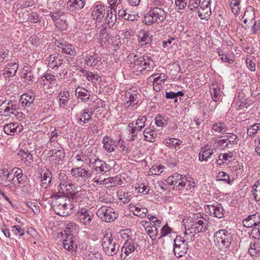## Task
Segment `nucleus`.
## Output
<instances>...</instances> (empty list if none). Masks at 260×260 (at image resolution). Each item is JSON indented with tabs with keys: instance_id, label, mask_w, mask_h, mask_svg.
Returning <instances> with one entry per match:
<instances>
[{
	"instance_id": "24",
	"label": "nucleus",
	"mask_w": 260,
	"mask_h": 260,
	"mask_svg": "<svg viewBox=\"0 0 260 260\" xmlns=\"http://www.w3.org/2000/svg\"><path fill=\"white\" fill-rule=\"evenodd\" d=\"M18 155L21 160L26 166H29L33 162L32 155L27 150L21 149L18 153Z\"/></svg>"
},
{
	"instance_id": "9",
	"label": "nucleus",
	"mask_w": 260,
	"mask_h": 260,
	"mask_svg": "<svg viewBox=\"0 0 260 260\" xmlns=\"http://www.w3.org/2000/svg\"><path fill=\"white\" fill-rule=\"evenodd\" d=\"M206 222L202 219H196L194 221H190L185 224L186 231L185 236L189 234H193L204 231L206 228Z\"/></svg>"
},
{
	"instance_id": "40",
	"label": "nucleus",
	"mask_w": 260,
	"mask_h": 260,
	"mask_svg": "<svg viewBox=\"0 0 260 260\" xmlns=\"http://www.w3.org/2000/svg\"><path fill=\"white\" fill-rule=\"evenodd\" d=\"M117 197L118 199L120 201H122L124 203H127L130 201L132 196L128 192H125L120 190L117 192Z\"/></svg>"
},
{
	"instance_id": "20",
	"label": "nucleus",
	"mask_w": 260,
	"mask_h": 260,
	"mask_svg": "<svg viewBox=\"0 0 260 260\" xmlns=\"http://www.w3.org/2000/svg\"><path fill=\"white\" fill-rule=\"evenodd\" d=\"M102 143L104 149L108 152H113L117 147L116 141L107 136L104 137Z\"/></svg>"
},
{
	"instance_id": "29",
	"label": "nucleus",
	"mask_w": 260,
	"mask_h": 260,
	"mask_svg": "<svg viewBox=\"0 0 260 260\" xmlns=\"http://www.w3.org/2000/svg\"><path fill=\"white\" fill-rule=\"evenodd\" d=\"M151 38L152 36L148 32L145 31H141L139 35V42L142 46L150 44L152 42Z\"/></svg>"
},
{
	"instance_id": "13",
	"label": "nucleus",
	"mask_w": 260,
	"mask_h": 260,
	"mask_svg": "<svg viewBox=\"0 0 260 260\" xmlns=\"http://www.w3.org/2000/svg\"><path fill=\"white\" fill-rule=\"evenodd\" d=\"M5 108L2 109V111H0L1 115H5L6 116H10L11 115L15 114L14 111H16L19 109H21L19 108V105L15 101L10 100L7 101L5 104Z\"/></svg>"
},
{
	"instance_id": "39",
	"label": "nucleus",
	"mask_w": 260,
	"mask_h": 260,
	"mask_svg": "<svg viewBox=\"0 0 260 260\" xmlns=\"http://www.w3.org/2000/svg\"><path fill=\"white\" fill-rule=\"evenodd\" d=\"M211 14V7L199 9L198 10V16L201 19L207 20Z\"/></svg>"
},
{
	"instance_id": "31",
	"label": "nucleus",
	"mask_w": 260,
	"mask_h": 260,
	"mask_svg": "<svg viewBox=\"0 0 260 260\" xmlns=\"http://www.w3.org/2000/svg\"><path fill=\"white\" fill-rule=\"evenodd\" d=\"M81 72L89 81L95 83L97 82H101L102 81V78L98 75L93 74L92 72L84 69L81 70Z\"/></svg>"
},
{
	"instance_id": "25",
	"label": "nucleus",
	"mask_w": 260,
	"mask_h": 260,
	"mask_svg": "<svg viewBox=\"0 0 260 260\" xmlns=\"http://www.w3.org/2000/svg\"><path fill=\"white\" fill-rule=\"evenodd\" d=\"M86 0H69L68 6L71 11L80 10L82 9L85 4Z\"/></svg>"
},
{
	"instance_id": "4",
	"label": "nucleus",
	"mask_w": 260,
	"mask_h": 260,
	"mask_svg": "<svg viewBox=\"0 0 260 260\" xmlns=\"http://www.w3.org/2000/svg\"><path fill=\"white\" fill-rule=\"evenodd\" d=\"M76 227V224L74 222H70L67 224V230L64 231L66 239L63 240V246L66 250L71 252H76L77 249V246L74 240V236L71 234V231L75 230Z\"/></svg>"
},
{
	"instance_id": "60",
	"label": "nucleus",
	"mask_w": 260,
	"mask_h": 260,
	"mask_svg": "<svg viewBox=\"0 0 260 260\" xmlns=\"http://www.w3.org/2000/svg\"><path fill=\"white\" fill-rule=\"evenodd\" d=\"M7 68L11 71H9V72L11 74H13L14 75L18 70V64L14 62V63H8L7 65Z\"/></svg>"
},
{
	"instance_id": "2",
	"label": "nucleus",
	"mask_w": 260,
	"mask_h": 260,
	"mask_svg": "<svg viewBox=\"0 0 260 260\" xmlns=\"http://www.w3.org/2000/svg\"><path fill=\"white\" fill-rule=\"evenodd\" d=\"M233 241L232 235L225 230H221L215 233L214 236V242L217 248L226 252Z\"/></svg>"
},
{
	"instance_id": "38",
	"label": "nucleus",
	"mask_w": 260,
	"mask_h": 260,
	"mask_svg": "<svg viewBox=\"0 0 260 260\" xmlns=\"http://www.w3.org/2000/svg\"><path fill=\"white\" fill-rule=\"evenodd\" d=\"M252 196L257 202H260V180L256 181L253 186Z\"/></svg>"
},
{
	"instance_id": "54",
	"label": "nucleus",
	"mask_w": 260,
	"mask_h": 260,
	"mask_svg": "<svg viewBox=\"0 0 260 260\" xmlns=\"http://www.w3.org/2000/svg\"><path fill=\"white\" fill-rule=\"evenodd\" d=\"M172 230L167 224H165L161 229L160 234H159L158 239H160L162 237L166 236L168 234L171 233Z\"/></svg>"
},
{
	"instance_id": "23",
	"label": "nucleus",
	"mask_w": 260,
	"mask_h": 260,
	"mask_svg": "<svg viewBox=\"0 0 260 260\" xmlns=\"http://www.w3.org/2000/svg\"><path fill=\"white\" fill-rule=\"evenodd\" d=\"M214 149L211 148L208 145H205L201 148V150L199 153V160L202 161H208V159L213 154Z\"/></svg>"
},
{
	"instance_id": "59",
	"label": "nucleus",
	"mask_w": 260,
	"mask_h": 260,
	"mask_svg": "<svg viewBox=\"0 0 260 260\" xmlns=\"http://www.w3.org/2000/svg\"><path fill=\"white\" fill-rule=\"evenodd\" d=\"M201 3V0H189L188 8L190 10H194L197 9Z\"/></svg>"
},
{
	"instance_id": "22",
	"label": "nucleus",
	"mask_w": 260,
	"mask_h": 260,
	"mask_svg": "<svg viewBox=\"0 0 260 260\" xmlns=\"http://www.w3.org/2000/svg\"><path fill=\"white\" fill-rule=\"evenodd\" d=\"M57 46L59 48V51L61 50V52L63 53L71 56H75L76 54V51L72 44L59 42Z\"/></svg>"
},
{
	"instance_id": "44",
	"label": "nucleus",
	"mask_w": 260,
	"mask_h": 260,
	"mask_svg": "<svg viewBox=\"0 0 260 260\" xmlns=\"http://www.w3.org/2000/svg\"><path fill=\"white\" fill-rule=\"evenodd\" d=\"M127 129L129 134H131V136L129 137L131 140H134L135 137L137 136L138 131H139L138 128L134 126V124L133 122H131L128 124L127 126Z\"/></svg>"
},
{
	"instance_id": "12",
	"label": "nucleus",
	"mask_w": 260,
	"mask_h": 260,
	"mask_svg": "<svg viewBox=\"0 0 260 260\" xmlns=\"http://www.w3.org/2000/svg\"><path fill=\"white\" fill-rule=\"evenodd\" d=\"M105 7L101 4H95L91 8V17L96 22H102L105 14Z\"/></svg>"
},
{
	"instance_id": "63",
	"label": "nucleus",
	"mask_w": 260,
	"mask_h": 260,
	"mask_svg": "<svg viewBox=\"0 0 260 260\" xmlns=\"http://www.w3.org/2000/svg\"><path fill=\"white\" fill-rule=\"evenodd\" d=\"M28 20L31 23H38L40 21L39 15L37 13H32L30 16H29Z\"/></svg>"
},
{
	"instance_id": "3",
	"label": "nucleus",
	"mask_w": 260,
	"mask_h": 260,
	"mask_svg": "<svg viewBox=\"0 0 260 260\" xmlns=\"http://www.w3.org/2000/svg\"><path fill=\"white\" fill-rule=\"evenodd\" d=\"M166 13L161 8L154 7L151 8L149 12L144 16L143 22L151 25L154 23H160L166 18Z\"/></svg>"
},
{
	"instance_id": "56",
	"label": "nucleus",
	"mask_w": 260,
	"mask_h": 260,
	"mask_svg": "<svg viewBox=\"0 0 260 260\" xmlns=\"http://www.w3.org/2000/svg\"><path fill=\"white\" fill-rule=\"evenodd\" d=\"M121 236L123 239L126 241V240L132 239L130 237L132 235V233L130 230L128 229L123 230L120 232Z\"/></svg>"
},
{
	"instance_id": "43",
	"label": "nucleus",
	"mask_w": 260,
	"mask_h": 260,
	"mask_svg": "<svg viewBox=\"0 0 260 260\" xmlns=\"http://www.w3.org/2000/svg\"><path fill=\"white\" fill-rule=\"evenodd\" d=\"M179 140L175 138H170L166 139L165 143L168 147H170L173 149H176L179 146L180 143Z\"/></svg>"
},
{
	"instance_id": "45",
	"label": "nucleus",
	"mask_w": 260,
	"mask_h": 260,
	"mask_svg": "<svg viewBox=\"0 0 260 260\" xmlns=\"http://www.w3.org/2000/svg\"><path fill=\"white\" fill-rule=\"evenodd\" d=\"M232 11L234 14L237 15L238 14L240 8V0H229Z\"/></svg>"
},
{
	"instance_id": "46",
	"label": "nucleus",
	"mask_w": 260,
	"mask_h": 260,
	"mask_svg": "<svg viewBox=\"0 0 260 260\" xmlns=\"http://www.w3.org/2000/svg\"><path fill=\"white\" fill-rule=\"evenodd\" d=\"M164 167L162 166H153L149 170V175H159L163 172Z\"/></svg>"
},
{
	"instance_id": "50",
	"label": "nucleus",
	"mask_w": 260,
	"mask_h": 260,
	"mask_svg": "<svg viewBox=\"0 0 260 260\" xmlns=\"http://www.w3.org/2000/svg\"><path fill=\"white\" fill-rule=\"evenodd\" d=\"M2 174L3 176L6 177V181H8L12 183L14 180V176L11 173L9 172L6 168L2 169Z\"/></svg>"
},
{
	"instance_id": "33",
	"label": "nucleus",
	"mask_w": 260,
	"mask_h": 260,
	"mask_svg": "<svg viewBox=\"0 0 260 260\" xmlns=\"http://www.w3.org/2000/svg\"><path fill=\"white\" fill-rule=\"evenodd\" d=\"M136 248L132 239L126 240L122 248V252H123L126 255L135 251Z\"/></svg>"
},
{
	"instance_id": "41",
	"label": "nucleus",
	"mask_w": 260,
	"mask_h": 260,
	"mask_svg": "<svg viewBox=\"0 0 260 260\" xmlns=\"http://www.w3.org/2000/svg\"><path fill=\"white\" fill-rule=\"evenodd\" d=\"M212 129L215 132L226 133V125L222 122H217L212 125Z\"/></svg>"
},
{
	"instance_id": "62",
	"label": "nucleus",
	"mask_w": 260,
	"mask_h": 260,
	"mask_svg": "<svg viewBox=\"0 0 260 260\" xmlns=\"http://www.w3.org/2000/svg\"><path fill=\"white\" fill-rule=\"evenodd\" d=\"M19 185H23L27 180V176L23 173L15 177Z\"/></svg>"
},
{
	"instance_id": "57",
	"label": "nucleus",
	"mask_w": 260,
	"mask_h": 260,
	"mask_svg": "<svg viewBox=\"0 0 260 260\" xmlns=\"http://www.w3.org/2000/svg\"><path fill=\"white\" fill-rule=\"evenodd\" d=\"M58 180L60 185L64 186L67 183L68 177L64 173H60L58 174Z\"/></svg>"
},
{
	"instance_id": "58",
	"label": "nucleus",
	"mask_w": 260,
	"mask_h": 260,
	"mask_svg": "<svg viewBox=\"0 0 260 260\" xmlns=\"http://www.w3.org/2000/svg\"><path fill=\"white\" fill-rule=\"evenodd\" d=\"M219 180L226 182L229 184L231 183V180L229 176L224 172H220L218 173V176Z\"/></svg>"
},
{
	"instance_id": "51",
	"label": "nucleus",
	"mask_w": 260,
	"mask_h": 260,
	"mask_svg": "<svg viewBox=\"0 0 260 260\" xmlns=\"http://www.w3.org/2000/svg\"><path fill=\"white\" fill-rule=\"evenodd\" d=\"M22 77L24 79V82L29 84L34 78V76L31 70H26V72L22 73Z\"/></svg>"
},
{
	"instance_id": "5",
	"label": "nucleus",
	"mask_w": 260,
	"mask_h": 260,
	"mask_svg": "<svg viewBox=\"0 0 260 260\" xmlns=\"http://www.w3.org/2000/svg\"><path fill=\"white\" fill-rule=\"evenodd\" d=\"M103 250L109 256L116 254L119 250V246H116L111 234L106 233L102 240Z\"/></svg>"
},
{
	"instance_id": "18",
	"label": "nucleus",
	"mask_w": 260,
	"mask_h": 260,
	"mask_svg": "<svg viewBox=\"0 0 260 260\" xmlns=\"http://www.w3.org/2000/svg\"><path fill=\"white\" fill-rule=\"evenodd\" d=\"M260 223V214L250 215L243 221V225L246 228H252Z\"/></svg>"
},
{
	"instance_id": "47",
	"label": "nucleus",
	"mask_w": 260,
	"mask_h": 260,
	"mask_svg": "<svg viewBox=\"0 0 260 260\" xmlns=\"http://www.w3.org/2000/svg\"><path fill=\"white\" fill-rule=\"evenodd\" d=\"M258 129H260V124L256 123L249 127L247 130V135L250 137L254 136Z\"/></svg>"
},
{
	"instance_id": "28",
	"label": "nucleus",
	"mask_w": 260,
	"mask_h": 260,
	"mask_svg": "<svg viewBox=\"0 0 260 260\" xmlns=\"http://www.w3.org/2000/svg\"><path fill=\"white\" fill-rule=\"evenodd\" d=\"M40 175L43 184L46 187L49 185L51 183L52 176L51 171L49 169H46L42 171Z\"/></svg>"
},
{
	"instance_id": "16",
	"label": "nucleus",
	"mask_w": 260,
	"mask_h": 260,
	"mask_svg": "<svg viewBox=\"0 0 260 260\" xmlns=\"http://www.w3.org/2000/svg\"><path fill=\"white\" fill-rule=\"evenodd\" d=\"M94 155V153H92L90 149H87L85 150H82L78 151L75 155V158L78 161L88 163L89 165L90 158H92V156Z\"/></svg>"
},
{
	"instance_id": "35",
	"label": "nucleus",
	"mask_w": 260,
	"mask_h": 260,
	"mask_svg": "<svg viewBox=\"0 0 260 260\" xmlns=\"http://www.w3.org/2000/svg\"><path fill=\"white\" fill-rule=\"evenodd\" d=\"M76 93L78 96L82 97L81 100L83 102H87L90 99V93L88 90L84 88L77 87L76 89Z\"/></svg>"
},
{
	"instance_id": "30",
	"label": "nucleus",
	"mask_w": 260,
	"mask_h": 260,
	"mask_svg": "<svg viewBox=\"0 0 260 260\" xmlns=\"http://www.w3.org/2000/svg\"><path fill=\"white\" fill-rule=\"evenodd\" d=\"M62 64V60L59 58L58 55H50L48 58V67L50 68L54 69L55 67H58Z\"/></svg>"
},
{
	"instance_id": "61",
	"label": "nucleus",
	"mask_w": 260,
	"mask_h": 260,
	"mask_svg": "<svg viewBox=\"0 0 260 260\" xmlns=\"http://www.w3.org/2000/svg\"><path fill=\"white\" fill-rule=\"evenodd\" d=\"M180 180H178L177 183L178 185H176V187H178L179 190L183 189L185 187L186 183L187 181V178L185 176H182V178H180Z\"/></svg>"
},
{
	"instance_id": "1",
	"label": "nucleus",
	"mask_w": 260,
	"mask_h": 260,
	"mask_svg": "<svg viewBox=\"0 0 260 260\" xmlns=\"http://www.w3.org/2000/svg\"><path fill=\"white\" fill-rule=\"evenodd\" d=\"M52 204L54 212L62 216H66L71 214L74 207L71 199L64 196L54 197Z\"/></svg>"
},
{
	"instance_id": "36",
	"label": "nucleus",
	"mask_w": 260,
	"mask_h": 260,
	"mask_svg": "<svg viewBox=\"0 0 260 260\" xmlns=\"http://www.w3.org/2000/svg\"><path fill=\"white\" fill-rule=\"evenodd\" d=\"M130 207L135 215L143 218L146 216L148 210L146 208H140L133 204H130Z\"/></svg>"
},
{
	"instance_id": "21",
	"label": "nucleus",
	"mask_w": 260,
	"mask_h": 260,
	"mask_svg": "<svg viewBox=\"0 0 260 260\" xmlns=\"http://www.w3.org/2000/svg\"><path fill=\"white\" fill-rule=\"evenodd\" d=\"M117 20L116 11L115 9L110 8L107 12V15L105 17V23L110 27L113 26Z\"/></svg>"
},
{
	"instance_id": "53",
	"label": "nucleus",
	"mask_w": 260,
	"mask_h": 260,
	"mask_svg": "<svg viewBox=\"0 0 260 260\" xmlns=\"http://www.w3.org/2000/svg\"><path fill=\"white\" fill-rule=\"evenodd\" d=\"M88 256L89 260H103L102 255L98 251H91Z\"/></svg>"
},
{
	"instance_id": "8",
	"label": "nucleus",
	"mask_w": 260,
	"mask_h": 260,
	"mask_svg": "<svg viewBox=\"0 0 260 260\" xmlns=\"http://www.w3.org/2000/svg\"><path fill=\"white\" fill-rule=\"evenodd\" d=\"M187 240H188L187 236L182 238L177 236L174 240V252L177 257H180L185 255L188 250Z\"/></svg>"
},
{
	"instance_id": "37",
	"label": "nucleus",
	"mask_w": 260,
	"mask_h": 260,
	"mask_svg": "<svg viewBox=\"0 0 260 260\" xmlns=\"http://www.w3.org/2000/svg\"><path fill=\"white\" fill-rule=\"evenodd\" d=\"M145 231L152 240H154L157 236H159L157 228H156L155 225L146 226Z\"/></svg>"
},
{
	"instance_id": "34",
	"label": "nucleus",
	"mask_w": 260,
	"mask_h": 260,
	"mask_svg": "<svg viewBox=\"0 0 260 260\" xmlns=\"http://www.w3.org/2000/svg\"><path fill=\"white\" fill-rule=\"evenodd\" d=\"M49 153L51 156H54L57 160H60L64 157V149L61 146L52 149L50 150Z\"/></svg>"
},
{
	"instance_id": "11",
	"label": "nucleus",
	"mask_w": 260,
	"mask_h": 260,
	"mask_svg": "<svg viewBox=\"0 0 260 260\" xmlns=\"http://www.w3.org/2000/svg\"><path fill=\"white\" fill-rule=\"evenodd\" d=\"M93 215L85 208H82L77 212V220L84 225H88L92 220Z\"/></svg>"
},
{
	"instance_id": "42",
	"label": "nucleus",
	"mask_w": 260,
	"mask_h": 260,
	"mask_svg": "<svg viewBox=\"0 0 260 260\" xmlns=\"http://www.w3.org/2000/svg\"><path fill=\"white\" fill-rule=\"evenodd\" d=\"M77 117L79 121L83 122L84 123H86L91 119V114H89V112L86 109L83 110L82 115H77Z\"/></svg>"
},
{
	"instance_id": "32",
	"label": "nucleus",
	"mask_w": 260,
	"mask_h": 260,
	"mask_svg": "<svg viewBox=\"0 0 260 260\" xmlns=\"http://www.w3.org/2000/svg\"><path fill=\"white\" fill-rule=\"evenodd\" d=\"M210 93L212 99L215 102L219 101L222 96L220 89L217 84H212L210 87Z\"/></svg>"
},
{
	"instance_id": "48",
	"label": "nucleus",
	"mask_w": 260,
	"mask_h": 260,
	"mask_svg": "<svg viewBox=\"0 0 260 260\" xmlns=\"http://www.w3.org/2000/svg\"><path fill=\"white\" fill-rule=\"evenodd\" d=\"M147 118L145 116H140L136 121L135 125L138 126L139 131H142L143 128L145 126V123Z\"/></svg>"
},
{
	"instance_id": "27",
	"label": "nucleus",
	"mask_w": 260,
	"mask_h": 260,
	"mask_svg": "<svg viewBox=\"0 0 260 260\" xmlns=\"http://www.w3.org/2000/svg\"><path fill=\"white\" fill-rule=\"evenodd\" d=\"M254 12L251 7L248 8L245 11L244 15L242 18L243 21L245 24H252L254 20Z\"/></svg>"
},
{
	"instance_id": "64",
	"label": "nucleus",
	"mask_w": 260,
	"mask_h": 260,
	"mask_svg": "<svg viewBox=\"0 0 260 260\" xmlns=\"http://www.w3.org/2000/svg\"><path fill=\"white\" fill-rule=\"evenodd\" d=\"M252 234L255 238L260 240V225L258 227H254L251 231Z\"/></svg>"
},
{
	"instance_id": "7",
	"label": "nucleus",
	"mask_w": 260,
	"mask_h": 260,
	"mask_svg": "<svg viewBox=\"0 0 260 260\" xmlns=\"http://www.w3.org/2000/svg\"><path fill=\"white\" fill-rule=\"evenodd\" d=\"M136 56H134L136 58ZM134 68L136 70L142 72L145 70L149 71L153 68V60L151 56L144 55L141 57L135 58L133 61Z\"/></svg>"
},
{
	"instance_id": "55",
	"label": "nucleus",
	"mask_w": 260,
	"mask_h": 260,
	"mask_svg": "<svg viewBox=\"0 0 260 260\" xmlns=\"http://www.w3.org/2000/svg\"><path fill=\"white\" fill-rule=\"evenodd\" d=\"M12 233L16 236H21L24 234V230L22 229L19 225H14L12 227Z\"/></svg>"
},
{
	"instance_id": "10",
	"label": "nucleus",
	"mask_w": 260,
	"mask_h": 260,
	"mask_svg": "<svg viewBox=\"0 0 260 260\" xmlns=\"http://www.w3.org/2000/svg\"><path fill=\"white\" fill-rule=\"evenodd\" d=\"M96 215L103 221L107 222L113 221L118 216L113 208L106 206L100 208L96 212Z\"/></svg>"
},
{
	"instance_id": "52",
	"label": "nucleus",
	"mask_w": 260,
	"mask_h": 260,
	"mask_svg": "<svg viewBox=\"0 0 260 260\" xmlns=\"http://www.w3.org/2000/svg\"><path fill=\"white\" fill-rule=\"evenodd\" d=\"M260 250V246L257 244L254 243L251 244L250 248L249 249L248 252L251 256H256Z\"/></svg>"
},
{
	"instance_id": "17",
	"label": "nucleus",
	"mask_w": 260,
	"mask_h": 260,
	"mask_svg": "<svg viewBox=\"0 0 260 260\" xmlns=\"http://www.w3.org/2000/svg\"><path fill=\"white\" fill-rule=\"evenodd\" d=\"M23 129V126L19 125L17 123H11L4 125L5 133L9 135L18 134Z\"/></svg>"
},
{
	"instance_id": "49",
	"label": "nucleus",
	"mask_w": 260,
	"mask_h": 260,
	"mask_svg": "<svg viewBox=\"0 0 260 260\" xmlns=\"http://www.w3.org/2000/svg\"><path fill=\"white\" fill-rule=\"evenodd\" d=\"M154 133L153 130L150 128H146L143 132L144 139L152 142Z\"/></svg>"
},
{
	"instance_id": "15",
	"label": "nucleus",
	"mask_w": 260,
	"mask_h": 260,
	"mask_svg": "<svg viewBox=\"0 0 260 260\" xmlns=\"http://www.w3.org/2000/svg\"><path fill=\"white\" fill-rule=\"evenodd\" d=\"M71 173L73 176L76 178L81 177L84 180L90 178L93 175V172L81 167L72 168Z\"/></svg>"
},
{
	"instance_id": "19",
	"label": "nucleus",
	"mask_w": 260,
	"mask_h": 260,
	"mask_svg": "<svg viewBox=\"0 0 260 260\" xmlns=\"http://www.w3.org/2000/svg\"><path fill=\"white\" fill-rule=\"evenodd\" d=\"M35 96L29 94H23L19 99V103L20 108H25L26 107H30L33 104Z\"/></svg>"
},
{
	"instance_id": "26",
	"label": "nucleus",
	"mask_w": 260,
	"mask_h": 260,
	"mask_svg": "<svg viewBox=\"0 0 260 260\" xmlns=\"http://www.w3.org/2000/svg\"><path fill=\"white\" fill-rule=\"evenodd\" d=\"M85 64L89 67H96L101 62V58L97 54L88 55L85 60Z\"/></svg>"
},
{
	"instance_id": "14",
	"label": "nucleus",
	"mask_w": 260,
	"mask_h": 260,
	"mask_svg": "<svg viewBox=\"0 0 260 260\" xmlns=\"http://www.w3.org/2000/svg\"><path fill=\"white\" fill-rule=\"evenodd\" d=\"M206 209H208L210 214L214 217L221 218L224 216V210L221 204L215 202L213 204L208 205Z\"/></svg>"
},
{
	"instance_id": "6",
	"label": "nucleus",
	"mask_w": 260,
	"mask_h": 260,
	"mask_svg": "<svg viewBox=\"0 0 260 260\" xmlns=\"http://www.w3.org/2000/svg\"><path fill=\"white\" fill-rule=\"evenodd\" d=\"M90 158L89 166L92 169L91 172L95 174H104L108 172L110 169V166L105 161L101 160L99 157L95 155Z\"/></svg>"
}]
</instances>
